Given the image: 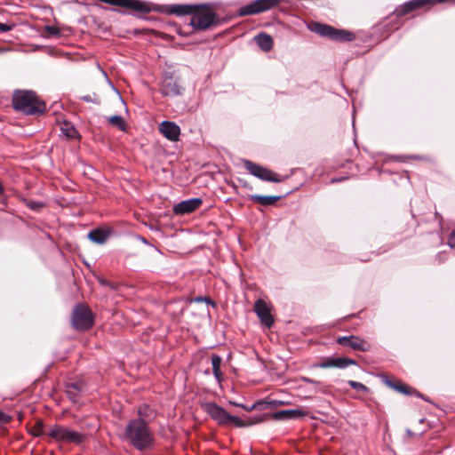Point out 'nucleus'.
<instances>
[{"mask_svg": "<svg viewBox=\"0 0 455 455\" xmlns=\"http://www.w3.org/2000/svg\"><path fill=\"white\" fill-rule=\"evenodd\" d=\"M234 405H235V406H240V404L235 403H234ZM241 407H243V409H245V410H247V411H251V410H252L253 408H255V405H252L251 408H247V407H245V406H243V405H241Z\"/></svg>", "mask_w": 455, "mask_h": 455, "instance_id": "obj_39", "label": "nucleus"}, {"mask_svg": "<svg viewBox=\"0 0 455 455\" xmlns=\"http://www.w3.org/2000/svg\"><path fill=\"white\" fill-rule=\"evenodd\" d=\"M202 204L203 200L198 197L184 200L173 206V212L176 215L188 214L198 209Z\"/></svg>", "mask_w": 455, "mask_h": 455, "instance_id": "obj_14", "label": "nucleus"}, {"mask_svg": "<svg viewBox=\"0 0 455 455\" xmlns=\"http://www.w3.org/2000/svg\"><path fill=\"white\" fill-rule=\"evenodd\" d=\"M243 167L249 172V173L261 180L279 183L285 180V178L282 177L280 174H277L250 160H243Z\"/></svg>", "mask_w": 455, "mask_h": 455, "instance_id": "obj_7", "label": "nucleus"}, {"mask_svg": "<svg viewBox=\"0 0 455 455\" xmlns=\"http://www.w3.org/2000/svg\"><path fill=\"white\" fill-rule=\"evenodd\" d=\"M254 311L259 318L262 324L270 328L274 323V318L270 313V309L263 299H257L254 305Z\"/></svg>", "mask_w": 455, "mask_h": 455, "instance_id": "obj_13", "label": "nucleus"}, {"mask_svg": "<svg viewBox=\"0 0 455 455\" xmlns=\"http://www.w3.org/2000/svg\"><path fill=\"white\" fill-rule=\"evenodd\" d=\"M44 29L52 36H59L60 35V30L55 26H45Z\"/></svg>", "mask_w": 455, "mask_h": 455, "instance_id": "obj_32", "label": "nucleus"}, {"mask_svg": "<svg viewBox=\"0 0 455 455\" xmlns=\"http://www.w3.org/2000/svg\"><path fill=\"white\" fill-rule=\"evenodd\" d=\"M345 180V178H341V179H333V180H331V182L341 181V180Z\"/></svg>", "mask_w": 455, "mask_h": 455, "instance_id": "obj_41", "label": "nucleus"}, {"mask_svg": "<svg viewBox=\"0 0 455 455\" xmlns=\"http://www.w3.org/2000/svg\"><path fill=\"white\" fill-rule=\"evenodd\" d=\"M85 390V385L82 380L70 382L66 385L68 397L76 403L80 400L81 394Z\"/></svg>", "mask_w": 455, "mask_h": 455, "instance_id": "obj_16", "label": "nucleus"}, {"mask_svg": "<svg viewBox=\"0 0 455 455\" xmlns=\"http://www.w3.org/2000/svg\"><path fill=\"white\" fill-rule=\"evenodd\" d=\"M12 26L6 24V23H1L0 22V32H7L12 29Z\"/></svg>", "mask_w": 455, "mask_h": 455, "instance_id": "obj_37", "label": "nucleus"}, {"mask_svg": "<svg viewBox=\"0 0 455 455\" xmlns=\"http://www.w3.org/2000/svg\"><path fill=\"white\" fill-rule=\"evenodd\" d=\"M159 132L171 141H178L180 139V128L174 122L163 121L159 125Z\"/></svg>", "mask_w": 455, "mask_h": 455, "instance_id": "obj_15", "label": "nucleus"}, {"mask_svg": "<svg viewBox=\"0 0 455 455\" xmlns=\"http://www.w3.org/2000/svg\"><path fill=\"white\" fill-rule=\"evenodd\" d=\"M221 363L222 358L219 355H212V372L218 382H221L223 379V374L220 371Z\"/></svg>", "mask_w": 455, "mask_h": 455, "instance_id": "obj_21", "label": "nucleus"}, {"mask_svg": "<svg viewBox=\"0 0 455 455\" xmlns=\"http://www.w3.org/2000/svg\"><path fill=\"white\" fill-rule=\"evenodd\" d=\"M203 410L219 425H234L237 427L251 426L262 421L261 417L249 418L247 421L237 416L230 415L224 408L214 402H207L202 405Z\"/></svg>", "mask_w": 455, "mask_h": 455, "instance_id": "obj_2", "label": "nucleus"}, {"mask_svg": "<svg viewBox=\"0 0 455 455\" xmlns=\"http://www.w3.org/2000/svg\"><path fill=\"white\" fill-rule=\"evenodd\" d=\"M120 439L140 453L152 451L156 444L154 430L149 420L132 419L127 422Z\"/></svg>", "mask_w": 455, "mask_h": 455, "instance_id": "obj_1", "label": "nucleus"}, {"mask_svg": "<svg viewBox=\"0 0 455 455\" xmlns=\"http://www.w3.org/2000/svg\"><path fill=\"white\" fill-rule=\"evenodd\" d=\"M337 343L362 352L369 351L371 348V345L366 340L353 335L339 337Z\"/></svg>", "mask_w": 455, "mask_h": 455, "instance_id": "obj_12", "label": "nucleus"}, {"mask_svg": "<svg viewBox=\"0 0 455 455\" xmlns=\"http://www.w3.org/2000/svg\"><path fill=\"white\" fill-rule=\"evenodd\" d=\"M347 384L354 389L357 390V391H362V392H367L368 391V387L363 385V383L361 382H357V381H355V380H348L347 381Z\"/></svg>", "mask_w": 455, "mask_h": 455, "instance_id": "obj_29", "label": "nucleus"}, {"mask_svg": "<svg viewBox=\"0 0 455 455\" xmlns=\"http://www.w3.org/2000/svg\"><path fill=\"white\" fill-rule=\"evenodd\" d=\"M11 417L3 411H0V425L9 422Z\"/></svg>", "mask_w": 455, "mask_h": 455, "instance_id": "obj_35", "label": "nucleus"}, {"mask_svg": "<svg viewBox=\"0 0 455 455\" xmlns=\"http://www.w3.org/2000/svg\"><path fill=\"white\" fill-rule=\"evenodd\" d=\"M280 4V0H254L239 10L240 16L255 15L268 11Z\"/></svg>", "mask_w": 455, "mask_h": 455, "instance_id": "obj_9", "label": "nucleus"}, {"mask_svg": "<svg viewBox=\"0 0 455 455\" xmlns=\"http://www.w3.org/2000/svg\"><path fill=\"white\" fill-rule=\"evenodd\" d=\"M217 15L204 8V5H200L196 11L191 16L190 25L196 29H207L212 25L217 23Z\"/></svg>", "mask_w": 455, "mask_h": 455, "instance_id": "obj_8", "label": "nucleus"}, {"mask_svg": "<svg viewBox=\"0 0 455 455\" xmlns=\"http://www.w3.org/2000/svg\"><path fill=\"white\" fill-rule=\"evenodd\" d=\"M282 197H283L282 196L251 195L249 196V199L255 203H259L263 206H269V205H274Z\"/></svg>", "mask_w": 455, "mask_h": 455, "instance_id": "obj_19", "label": "nucleus"}, {"mask_svg": "<svg viewBox=\"0 0 455 455\" xmlns=\"http://www.w3.org/2000/svg\"><path fill=\"white\" fill-rule=\"evenodd\" d=\"M316 367L326 369L333 367V357H327L323 359L316 364Z\"/></svg>", "mask_w": 455, "mask_h": 455, "instance_id": "obj_30", "label": "nucleus"}, {"mask_svg": "<svg viewBox=\"0 0 455 455\" xmlns=\"http://www.w3.org/2000/svg\"><path fill=\"white\" fill-rule=\"evenodd\" d=\"M26 204L29 209L33 211H38L44 206L43 203L37 201H28Z\"/></svg>", "mask_w": 455, "mask_h": 455, "instance_id": "obj_31", "label": "nucleus"}, {"mask_svg": "<svg viewBox=\"0 0 455 455\" xmlns=\"http://www.w3.org/2000/svg\"><path fill=\"white\" fill-rule=\"evenodd\" d=\"M63 135L69 139H76L79 136L77 130L68 122H64L60 126Z\"/></svg>", "mask_w": 455, "mask_h": 455, "instance_id": "obj_24", "label": "nucleus"}, {"mask_svg": "<svg viewBox=\"0 0 455 455\" xmlns=\"http://www.w3.org/2000/svg\"><path fill=\"white\" fill-rule=\"evenodd\" d=\"M108 121L111 125L118 128L120 131L126 132L127 124H126L124 119L121 116H118V115L112 116L108 119Z\"/></svg>", "mask_w": 455, "mask_h": 455, "instance_id": "obj_25", "label": "nucleus"}, {"mask_svg": "<svg viewBox=\"0 0 455 455\" xmlns=\"http://www.w3.org/2000/svg\"><path fill=\"white\" fill-rule=\"evenodd\" d=\"M155 250L158 252V253H162L161 251H159L157 248H155Z\"/></svg>", "mask_w": 455, "mask_h": 455, "instance_id": "obj_44", "label": "nucleus"}, {"mask_svg": "<svg viewBox=\"0 0 455 455\" xmlns=\"http://www.w3.org/2000/svg\"><path fill=\"white\" fill-rule=\"evenodd\" d=\"M387 384L394 388L395 390L402 393V394H404V395H412L414 394L416 391L411 388V387L407 386V385H404L401 382H392V381H389L387 380Z\"/></svg>", "mask_w": 455, "mask_h": 455, "instance_id": "obj_23", "label": "nucleus"}, {"mask_svg": "<svg viewBox=\"0 0 455 455\" xmlns=\"http://www.w3.org/2000/svg\"><path fill=\"white\" fill-rule=\"evenodd\" d=\"M46 435L58 443L81 445L87 440V435L60 424H54L47 429Z\"/></svg>", "mask_w": 455, "mask_h": 455, "instance_id": "obj_4", "label": "nucleus"}, {"mask_svg": "<svg viewBox=\"0 0 455 455\" xmlns=\"http://www.w3.org/2000/svg\"><path fill=\"white\" fill-rule=\"evenodd\" d=\"M310 29L321 36L327 37L337 42H351L355 38V34L350 31L338 29L330 25L319 22L313 23Z\"/></svg>", "mask_w": 455, "mask_h": 455, "instance_id": "obj_5", "label": "nucleus"}, {"mask_svg": "<svg viewBox=\"0 0 455 455\" xmlns=\"http://www.w3.org/2000/svg\"><path fill=\"white\" fill-rule=\"evenodd\" d=\"M307 412L301 409L282 410L272 414L275 420L296 419L306 416Z\"/></svg>", "mask_w": 455, "mask_h": 455, "instance_id": "obj_17", "label": "nucleus"}, {"mask_svg": "<svg viewBox=\"0 0 455 455\" xmlns=\"http://www.w3.org/2000/svg\"><path fill=\"white\" fill-rule=\"evenodd\" d=\"M357 363L355 360L347 357H337L333 358V367L339 369H344L349 365H355Z\"/></svg>", "mask_w": 455, "mask_h": 455, "instance_id": "obj_26", "label": "nucleus"}, {"mask_svg": "<svg viewBox=\"0 0 455 455\" xmlns=\"http://www.w3.org/2000/svg\"><path fill=\"white\" fill-rule=\"evenodd\" d=\"M301 380L306 382V383L314 385L315 386V389L317 392H320V393H323V394H326L327 393L326 387L323 385V383L321 381H317V380H315V379L307 378V377H301Z\"/></svg>", "mask_w": 455, "mask_h": 455, "instance_id": "obj_28", "label": "nucleus"}, {"mask_svg": "<svg viewBox=\"0 0 455 455\" xmlns=\"http://www.w3.org/2000/svg\"><path fill=\"white\" fill-rule=\"evenodd\" d=\"M46 432L47 430H44L43 424L39 423L36 426L33 434L36 436H41L44 435H46Z\"/></svg>", "mask_w": 455, "mask_h": 455, "instance_id": "obj_33", "label": "nucleus"}, {"mask_svg": "<svg viewBox=\"0 0 455 455\" xmlns=\"http://www.w3.org/2000/svg\"><path fill=\"white\" fill-rule=\"evenodd\" d=\"M4 192V188L2 186V184L0 183V196L3 194Z\"/></svg>", "mask_w": 455, "mask_h": 455, "instance_id": "obj_42", "label": "nucleus"}, {"mask_svg": "<svg viewBox=\"0 0 455 455\" xmlns=\"http://www.w3.org/2000/svg\"><path fill=\"white\" fill-rule=\"evenodd\" d=\"M12 102L15 110L25 115H41L46 109L44 101L40 100L33 91H15Z\"/></svg>", "mask_w": 455, "mask_h": 455, "instance_id": "obj_3", "label": "nucleus"}, {"mask_svg": "<svg viewBox=\"0 0 455 455\" xmlns=\"http://www.w3.org/2000/svg\"><path fill=\"white\" fill-rule=\"evenodd\" d=\"M448 244L455 249V229L451 233L449 239H448Z\"/></svg>", "mask_w": 455, "mask_h": 455, "instance_id": "obj_36", "label": "nucleus"}, {"mask_svg": "<svg viewBox=\"0 0 455 455\" xmlns=\"http://www.w3.org/2000/svg\"><path fill=\"white\" fill-rule=\"evenodd\" d=\"M152 409L148 404H141L138 408V415L137 419H143L144 420H149V418L152 416Z\"/></svg>", "mask_w": 455, "mask_h": 455, "instance_id": "obj_27", "label": "nucleus"}, {"mask_svg": "<svg viewBox=\"0 0 455 455\" xmlns=\"http://www.w3.org/2000/svg\"><path fill=\"white\" fill-rule=\"evenodd\" d=\"M72 324L77 331H87L93 325V315L91 309L84 305L78 304L72 313Z\"/></svg>", "mask_w": 455, "mask_h": 455, "instance_id": "obj_6", "label": "nucleus"}, {"mask_svg": "<svg viewBox=\"0 0 455 455\" xmlns=\"http://www.w3.org/2000/svg\"><path fill=\"white\" fill-rule=\"evenodd\" d=\"M83 100L87 101V102L91 101L90 96H84V97H83Z\"/></svg>", "mask_w": 455, "mask_h": 455, "instance_id": "obj_40", "label": "nucleus"}, {"mask_svg": "<svg viewBox=\"0 0 455 455\" xmlns=\"http://www.w3.org/2000/svg\"><path fill=\"white\" fill-rule=\"evenodd\" d=\"M182 87L174 79L172 73H164L160 86V92L163 96H179L182 93Z\"/></svg>", "mask_w": 455, "mask_h": 455, "instance_id": "obj_11", "label": "nucleus"}, {"mask_svg": "<svg viewBox=\"0 0 455 455\" xmlns=\"http://www.w3.org/2000/svg\"><path fill=\"white\" fill-rule=\"evenodd\" d=\"M108 237V234L102 229H94L88 234V238L97 244L105 243Z\"/></svg>", "mask_w": 455, "mask_h": 455, "instance_id": "obj_22", "label": "nucleus"}, {"mask_svg": "<svg viewBox=\"0 0 455 455\" xmlns=\"http://www.w3.org/2000/svg\"><path fill=\"white\" fill-rule=\"evenodd\" d=\"M194 302H206L207 304H210L212 305V307H215V302L213 300H212L210 298H207V297H202V296H198V297H196L195 299H193Z\"/></svg>", "mask_w": 455, "mask_h": 455, "instance_id": "obj_34", "label": "nucleus"}, {"mask_svg": "<svg viewBox=\"0 0 455 455\" xmlns=\"http://www.w3.org/2000/svg\"><path fill=\"white\" fill-rule=\"evenodd\" d=\"M259 47L264 52H269L273 48V38L266 33H260L255 37Z\"/></svg>", "mask_w": 455, "mask_h": 455, "instance_id": "obj_20", "label": "nucleus"}, {"mask_svg": "<svg viewBox=\"0 0 455 455\" xmlns=\"http://www.w3.org/2000/svg\"><path fill=\"white\" fill-rule=\"evenodd\" d=\"M447 2V0H410L405 2L404 4L399 5L395 11L394 14L396 17H403L410 12L419 9L426 5H434L436 4H441Z\"/></svg>", "mask_w": 455, "mask_h": 455, "instance_id": "obj_10", "label": "nucleus"}, {"mask_svg": "<svg viewBox=\"0 0 455 455\" xmlns=\"http://www.w3.org/2000/svg\"><path fill=\"white\" fill-rule=\"evenodd\" d=\"M200 7L198 4H172L169 7V13L177 16L192 15Z\"/></svg>", "mask_w": 455, "mask_h": 455, "instance_id": "obj_18", "label": "nucleus"}, {"mask_svg": "<svg viewBox=\"0 0 455 455\" xmlns=\"http://www.w3.org/2000/svg\"><path fill=\"white\" fill-rule=\"evenodd\" d=\"M100 283H102V284H104V285H106V284H107V282H106L105 280H103V279H100Z\"/></svg>", "mask_w": 455, "mask_h": 455, "instance_id": "obj_43", "label": "nucleus"}, {"mask_svg": "<svg viewBox=\"0 0 455 455\" xmlns=\"http://www.w3.org/2000/svg\"><path fill=\"white\" fill-rule=\"evenodd\" d=\"M138 240H140L141 243H143L144 244H147V245H150V243H148V241L141 236V235H138Z\"/></svg>", "mask_w": 455, "mask_h": 455, "instance_id": "obj_38", "label": "nucleus"}]
</instances>
